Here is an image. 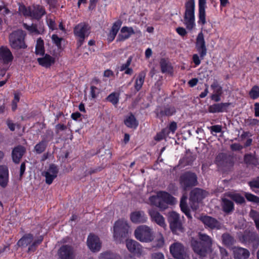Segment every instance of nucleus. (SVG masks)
<instances>
[{
    "label": "nucleus",
    "mask_w": 259,
    "mask_h": 259,
    "mask_svg": "<svg viewBox=\"0 0 259 259\" xmlns=\"http://www.w3.org/2000/svg\"><path fill=\"white\" fill-rule=\"evenodd\" d=\"M26 35L25 32L22 29L12 31L9 36V44L11 48L16 50L26 49L27 45L25 41Z\"/></svg>",
    "instance_id": "2"
},
{
    "label": "nucleus",
    "mask_w": 259,
    "mask_h": 259,
    "mask_svg": "<svg viewBox=\"0 0 259 259\" xmlns=\"http://www.w3.org/2000/svg\"><path fill=\"white\" fill-rule=\"evenodd\" d=\"M170 253L176 259H185L186 249L184 245L179 242H174L169 246Z\"/></svg>",
    "instance_id": "10"
},
{
    "label": "nucleus",
    "mask_w": 259,
    "mask_h": 259,
    "mask_svg": "<svg viewBox=\"0 0 259 259\" xmlns=\"http://www.w3.org/2000/svg\"><path fill=\"white\" fill-rule=\"evenodd\" d=\"M126 246L131 253L138 256L141 255L143 251L142 246L137 241L132 239H126Z\"/></svg>",
    "instance_id": "18"
},
{
    "label": "nucleus",
    "mask_w": 259,
    "mask_h": 259,
    "mask_svg": "<svg viewBox=\"0 0 259 259\" xmlns=\"http://www.w3.org/2000/svg\"><path fill=\"white\" fill-rule=\"evenodd\" d=\"M121 25V21L120 20H118L113 24V25L110 30L117 33L119 30L120 29Z\"/></svg>",
    "instance_id": "54"
},
{
    "label": "nucleus",
    "mask_w": 259,
    "mask_h": 259,
    "mask_svg": "<svg viewBox=\"0 0 259 259\" xmlns=\"http://www.w3.org/2000/svg\"><path fill=\"white\" fill-rule=\"evenodd\" d=\"M6 124L10 130L12 132H14L16 128V124L14 123L13 121L8 118L6 120Z\"/></svg>",
    "instance_id": "59"
},
{
    "label": "nucleus",
    "mask_w": 259,
    "mask_h": 259,
    "mask_svg": "<svg viewBox=\"0 0 259 259\" xmlns=\"http://www.w3.org/2000/svg\"><path fill=\"white\" fill-rule=\"evenodd\" d=\"M249 96L252 100H255L259 98V87L255 85L252 87L249 92Z\"/></svg>",
    "instance_id": "48"
},
{
    "label": "nucleus",
    "mask_w": 259,
    "mask_h": 259,
    "mask_svg": "<svg viewBox=\"0 0 259 259\" xmlns=\"http://www.w3.org/2000/svg\"><path fill=\"white\" fill-rule=\"evenodd\" d=\"M230 105V103H215L208 107V111L212 113L226 112Z\"/></svg>",
    "instance_id": "26"
},
{
    "label": "nucleus",
    "mask_w": 259,
    "mask_h": 259,
    "mask_svg": "<svg viewBox=\"0 0 259 259\" xmlns=\"http://www.w3.org/2000/svg\"><path fill=\"white\" fill-rule=\"evenodd\" d=\"M201 221L206 228H209L211 230H220L222 227V224L219 221L210 216H202Z\"/></svg>",
    "instance_id": "14"
},
{
    "label": "nucleus",
    "mask_w": 259,
    "mask_h": 259,
    "mask_svg": "<svg viewBox=\"0 0 259 259\" xmlns=\"http://www.w3.org/2000/svg\"><path fill=\"white\" fill-rule=\"evenodd\" d=\"M23 25L24 28L30 33H35L36 34L40 33L37 29V25L35 24L32 23L31 25H29L26 23H23Z\"/></svg>",
    "instance_id": "50"
},
{
    "label": "nucleus",
    "mask_w": 259,
    "mask_h": 259,
    "mask_svg": "<svg viewBox=\"0 0 259 259\" xmlns=\"http://www.w3.org/2000/svg\"><path fill=\"white\" fill-rule=\"evenodd\" d=\"M156 196L168 204H174L176 202V198L165 191H159Z\"/></svg>",
    "instance_id": "35"
},
{
    "label": "nucleus",
    "mask_w": 259,
    "mask_h": 259,
    "mask_svg": "<svg viewBox=\"0 0 259 259\" xmlns=\"http://www.w3.org/2000/svg\"><path fill=\"white\" fill-rule=\"evenodd\" d=\"M211 134H213V133H219L222 132V126L221 125L217 124L211 126L209 128Z\"/></svg>",
    "instance_id": "57"
},
{
    "label": "nucleus",
    "mask_w": 259,
    "mask_h": 259,
    "mask_svg": "<svg viewBox=\"0 0 259 259\" xmlns=\"http://www.w3.org/2000/svg\"><path fill=\"white\" fill-rule=\"evenodd\" d=\"M60 259H75L73 247L69 245H62L58 251Z\"/></svg>",
    "instance_id": "16"
},
{
    "label": "nucleus",
    "mask_w": 259,
    "mask_h": 259,
    "mask_svg": "<svg viewBox=\"0 0 259 259\" xmlns=\"http://www.w3.org/2000/svg\"><path fill=\"white\" fill-rule=\"evenodd\" d=\"M195 48L199 54L200 58L201 59H203L207 54V48L204 35L202 32L199 33L197 36L195 42Z\"/></svg>",
    "instance_id": "12"
},
{
    "label": "nucleus",
    "mask_w": 259,
    "mask_h": 259,
    "mask_svg": "<svg viewBox=\"0 0 259 259\" xmlns=\"http://www.w3.org/2000/svg\"><path fill=\"white\" fill-rule=\"evenodd\" d=\"M105 100L112 103L114 106L116 105L119 100V93L113 92L110 94L106 98Z\"/></svg>",
    "instance_id": "45"
},
{
    "label": "nucleus",
    "mask_w": 259,
    "mask_h": 259,
    "mask_svg": "<svg viewBox=\"0 0 259 259\" xmlns=\"http://www.w3.org/2000/svg\"><path fill=\"white\" fill-rule=\"evenodd\" d=\"M243 147L239 143H234L230 145V149L233 151H237L242 150Z\"/></svg>",
    "instance_id": "61"
},
{
    "label": "nucleus",
    "mask_w": 259,
    "mask_h": 259,
    "mask_svg": "<svg viewBox=\"0 0 259 259\" xmlns=\"http://www.w3.org/2000/svg\"><path fill=\"white\" fill-rule=\"evenodd\" d=\"M222 242L224 245L229 248L233 249V245L236 242V240L229 233H224L222 236Z\"/></svg>",
    "instance_id": "34"
},
{
    "label": "nucleus",
    "mask_w": 259,
    "mask_h": 259,
    "mask_svg": "<svg viewBox=\"0 0 259 259\" xmlns=\"http://www.w3.org/2000/svg\"><path fill=\"white\" fill-rule=\"evenodd\" d=\"M244 162L247 165H252L257 166L259 165V161L257 157L255 155V153H247L244 156Z\"/></svg>",
    "instance_id": "31"
},
{
    "label": "nucleus",
    "mask_w": 259,
    "mask_h": 259,
    "mask_svg": "<svg viewBox=\"0 0 259 259\" xmlns=\"http://www.w3.org/2000/svg\"><path fill=\"white\" fill-rule=\"evenodd\" d=\"M9 182V169L7 166L0 165V186L5 188Z\"/></svg>",
    "instance_id": "25"
},
{
    "label": "nucleus",
    "mask_w": 259,
    "mask_h": 259,
    "mask_svg": "<svg viewBox=\"0 0 259 259\" xmlns=\"http://www.w3.org/2000/svg\"><path fill=\"white\" fill-rule=\"evenodd\" d=\"M149 200L152 204L159 207L160 210H163L168 207V204L157 196H151Z\"/></svg>",
    "instance_id": "33"
},
{
    "label": "nucleus",
    "mask_w": 259,
    "mask_h": 259,
    "mask_svg": "<svg viewBox=\"0 0 259 259\" xmlns=\"http://www.w3.org/2000/svg\"><path fill=\"white\" fill-rule=\"evenodd\" d=\"M44 240V237L42 236H40L38 238L35 240L33 242H32L31 244L29 245L28 248L27 252H34L37 249V247L39 245H40Z\"/></svg>",
    "instance_id": "46"
},
{
    "label": "nucleus",
    "mask_w": 259,
    "mask_h": 259,
    "mask_svg": "<svg viewBox=\"0 0 259 259\" xmlns=\"http://www.w3.org/2000/svg\"><path fill=\"white\" fill-rule=\"evenodd\" d=\"M47 22L50 29L54 30L57 29L56 27V23L54 20L52 19H49L47 20Z\"/></svg>",
    "instance_id": "58"
},
{
    "label": "nucleus",
    "mask_w": 259,
    "mask_h": 259,
    "mask_svg": "<svg viewBox=\"0 0 259 259\" xmlns=\"http://www.w3.org/2000/svg\"><path fill=\"white\" fill-rule=\"evenodd\" d=\"M117 33L110 30L109 33L107 35V40L108 43H111L115 39Z\"/></svg>",
    "instance_id": "63"
},
{
    "label": "nucleus",
    "mask_w": 259,
    "mask_h": 259,
    "mask_svg": "<svg viewBox=\"0 0 259 259\" xmlns=\"http://www.w3.org/2000/svg\"><path fill=\"white\" fill-rule=\"evenodd\" d=\"M99 259H115L113 254L109 252H105L101 254Z\"/></svg>",
    "instance_id": "60"
},
{
    "label": "nucleus",
    "mask_w": 259,
    "mask_h": 259,
    "mask_svg": "<svg viewBox=\"0 0 259 259\" xmlns=\"http://www.w3.org/2000/svg\"><path fill=\"white\" fill-rule=\"evenodd\" d=\"M46 14L45 7L39 5H33L31 9V19L40 20Z\"/></svg>",
    "instance_id": "22"
},
{
    "label": "nucleus",
    "mask_w": 259,
    "mask_h": 259,
    "mask_svg": "<svg viewBox=\"0 0 259 259\" xmlns=\"http://www.w3.org/2000/svg\"><path fill=\"white\" fill-rule=\"evenodd\" d=\"M205 191L201 189L195 188L190 193L189 200L190 205L193 209L196 210L198 204L200 203L205 197Z\"/></svg>",
    "instance_id": "8"
},
{
    "label": "nucleus",
    "mask_w": 259,
    "mask_h": 259,
    "mask_svg": "<svg viewBox=\"0 0 259 259\" xmlns=\"http://www.w3.org/2000/svg\"><path fill=\"white\" fill-rule=\"evenodd\" d=\"M35 53L36 55L44 56L45 55L44 41L41 37L38 38L36 40Z\"/></svg>",
    "instance_id": "40"
},
{
    "label": "nucleus",
    "mask_w": 259,
    "mask_h": 259,
    "mask_svg": "<svg viewBox=\"0 0 259 259\" xmlns=\"http://www.w3.org/2000/svg\"><path fill=\"white\" fill-rule=\"evenodd\" d=\"M159 63L162 73L172 74L174 71L173 67L168 61L165 58H162Z\"/></svg>",
    "instance_id": "32"
},
{
    "label": "nucleus",
    "mask_w": 259,
    "mask_h": 259,
    "mask_svg": "<svg viewBox=\"0 0 259 259\" xmlns=\"http://www.w3.org/2000/svg\"><path fill=\"white\" fill-rule=\"evenodd\" d=\"M135 32L132 27L123 26L120 29L118 34L116 41L121 42L128 39L132 35L134 34Z\"/></svg>",
    "instance_id": "23"
},
{
    "label": "nucleus",
    "mask_w": 259,
    "mask_h": 259,
    "mask_svg": "<svg viewBox=\"0 0 259 259\" xmlns=\"http://www.w3.org/2000/svg\"><path fill=\"white\" fill-rule=\"evenodd\" d=\"M90 27L85 23H80L76 25L73 29V33L76 39L77 48L81 47L83 44L85 39L90 34Z\"/></svg>",
    "instance_id": "4"
},
{
    "label": "nucleus",
    "mask_w": 259,
    "mask_h": 259,
    "mask_svg": "<svg viewBox=\"0 0 259 259\" xmlns=\"http://www.w3.org/2000/svg\"><path fill=\"white\" fill-rule=\"evenodd\" d=\"M227 196L237 204H242L245 202L244 198L239 193H229L227 194Z\"/></svg>",
    "instance_id": "44"
},
{
    "label": "nucleus",
    "mask_w": 259,
    "mask_h": 259,
    "mask_svg": "<svg viewBox=\"0 0 259 259\" xmlns=\"http://www.w3.org/2000/svg\"><path fill=\"white\" fill-rule=\"evenodd\" d=\"M206 21L205 9H198V23L202 25H204Z\"/></svg>",
    "instance_id": "47"
},
{
    "label": "nucleus",
    "mask_w": 259,
    "mask_h": 259,
    "mask_svg": "<svg viewBox=\"0 0 259 259\" xmlns=\"http://www.w3.org/2000/svg\"><path fill=\"white\" fill-rule=\"evenodd\" d=\"M248 184L251 189L253 188L259 189V176L249 181Z\"/></svg>",
    "instance_id": "55"
},
{
    "label": "nucleus",
    "mask_w": 259,
    "mask_h": 259,
    "mask_svg": "<svg viewBox=\"0 0 259 259\" xmlns=\"http://www.w3.org/2000/svg\"><path fill=\"white\" fill-rule=\"evenodd\" d=\"M14 59L13 55L10 50L7 46L0 47V62L3 64H8Z\"/></svg>",
    "instance_id": "19"
},
{
    "label": "nucleus",
    "mask_w": 259,
    "mask_h": 259,
    "mask_svg": "<svg viewBox=\"0 0 259 259\" xmlns=\"http://www.w3.org/2000/svg\"><path fill=\"white\" fill-rule=\"evenodd\" d=\"M198 238H191V246L196 254L200 257H205L211 251L212 239L209 236L201 233H199Z\"/></svg>",
    "instance_id": "1"
},
{
    "label": "nucleus",
    "mask_w": 259,
    "mask_h": 259,
    "mask_svg": "<svg viewBox=\"0 0 259 259\" xmlns=\"http://www.w3.org/2000/svg\"><path fill=\"white\" fill-rule=\"evenodd\" d=\"M201 60H202L198 54H195L192 56V61L195 64V66L199 65L201 63Z\"/></svg>",
    "instance_id": "62"
},
{
    "label": "nucleus",
    "mask_w": 259,
    "mask_h": 259,
    "mask_svg": "<svg viewBox=\"0 0 259 259\" xmlns=\"http://www.w3.org/2000/svg\"><path fill=\"white\" fill-rule=\"evenodd\" d=\"M244 195L247 201L259 203V197L248 192H245Z\"/></svg>",
    "instance_id": "51"
},
{
    "label": "nucleus",
    "mask_w": 259,
    "mask_h": 259,
    "mask_svg": "<svg viewBox=\"0 0 259 259\" xmlns=\"http://www.w3.org/2000/svg\"><path fill=\"white\" fill-rule=\"evenodd\" d=\"M52 39L53 43L55 44L58 48L60 49L61 48V41L62 40L61 37H59L58 35L54 34L52 36Z\"/></svg>",
    "instance_id": "53"
},
{
    "label": "nucleus",
    "mask_w": 259,
    "mask_h": 259,
    "mask_svg": "<svg viewBox=\"0 0 259 259\" xmlns=\"http://www.w3.org/2000/svg\"><path fill=\"white\" fill-rule=\"evenodd\" d=\"M240 241L244 244L259 242V238L256 233L245 231L243 234L238 235Z\"/></svg>",
    "instance_id": "15"
},
{
    "label": "nucleus",
    "mask_w": 259,
    "mask_h": 259,
    "mask_svg": "<svg viewBox=\"0 0 259 259\" xmlns=\"http://www.w3.org/2000/svg\"><path fill=\"white\" fill-rule=\"evenodd\" d=\"M168 129L169 130L170 132H171L172 134L175 133L177 129V124L175 121H171L168 127Z\"/></svg>",
    "instance_id": "64"
},
{
    "label": "nucleus",
    "mask_w": 259,
    "mask_h": 259,
    "mask_svg": "<svg viewBox=\"0 0 259 259\" xmlns=\"http://www.w3.org/2000/svg\"><path fill=\"white\" fill-rule=\"evenodd\" d=\"M145 76L146 73L144 71H142L139 73L134 85L135 89L138 92L141 89L144 82Z\"/></svg>",
    "instance_id": "41"
},
{
    "label": "nucleus",
    "mask_w": 259,
    "mask_h": 259,
    "mask_svg": "<svg viewBox=\"0 0 259 259\" xmlns=\"http://www.w3.org/2000/svg\"><path fill=\"white\" fill-rule=\"evenodd\" d=\"M48 141L46 138H43L42 140L34 146V151L36 154H39L43 153L48 146Z\"/></svg>",
    "instance_id": "38"
},
{
    "label": "nucleus",
    "mask_w": 259,
    "mask_h": 259,
    "mask_svg": "<svg viewBox=\"0 0 259 259\" xmlns=\"http://www.w3.org/2000/svg\"><path fill=\"white\" fill-rule=\"evenodd\" d=\"M58 172L59 169L55 164H50L47 170L44 171L42 174V175L46 178V183L48 185H51L54 180L57 177Z\"/></svg>",
    "instance_id": "17"
},
{
    "label": "nucleus",
    "mask_w": 259,
    "mask_h": 259,
    "mask_svg": "<svg viewBox=\"0 0 259 259\" xmlns=\"http://www.w3.org/2000/svg\"><path fill=\"white\" fill-rule=\"evenodd\" d=\"M44 56L41 58H38L37 61L39 65L45 68H50L55 62V58L49 54H45Z\"/></svg>",
    "instance_id": "28"
},
{
    "label": "nucleus",
    "mask_w": 259,
    "mask_h": 259,
    "mask_svg": "<svg viewBox=\"0 0 259 259\" xmlns=\"http://www.w3.org/2000/svg\"><path fill=\"white\" fill-rule=\"evenodd\" d=\"M132 59H133V57L132 56H130V57H128V58L126 60V62L124 64H122L120 66V67L119 68V71H123L126 68H129L131 64Z\"/></svg>",
    "instance_id": "56"
},
{
    "label": "nucleus",
    "mask_w": 259,
    "mask_h": 259,
    "mask_svg": "<svg viewBox=\"0 0 259 259\" xmlns=\"http://www.w3.org/2000/svg\"><path fill=\"white\" fill-rule=\"evenodd\" d=\"M33 235L31 233L25 234L17 242L19 246L26 247L32 242L33 240Z\"/></svg>",
    "instance_id": "36"
},
{
    "label": "nucleus",
    "mask_w": 259,
    "mask_h": 259,
    "mask_svg": "<svg viewBox=\"0 0 259 259\" xmlns=\"http://www.w3.org/2000/svg\"><path fill=\"white\" fill-rule=\"evenodd\" d=\"M124 123L127 127L133 129L137 128L139 125L138 121L132 113L125 117Z\"/></svg>",
    "instance_id": "30"
},
{
    "label": "nucleus",
    "mask_w": 259,
    "mask_h": 259,
    "mask_svg": "<svg viewBox=\"0 0 259 259\" xmlns=\"http://www.w3.org/2000/svg\"><path fill=\"white\" fill-rule=\"evenodd\" d=\"M154 112L156 114V117L162 121L163 117L165 116L169 117L174 115L176 112V110L174 106L166 105L158 107Z\"/></svg>",
    "instance_id": "11"
},
{
    "label": "nucleus",
    "mask_w": 259,
    "mask_h": 259,
    "mask_svg": "<svg viewBox=\"0 0 259 259\" xmlns=\"http://www.w3.org/2000/svg\"><path fill=\"white\" fill-rule=\"evenodd\" d=\"M180 207L182 211L185 213L188 218H192L190 210L187 205L186 196H183L181 198Z\"/></svg>",
    "instance_id": "37"
},
{
    "label": "nucleus",
    "mask_w": 259,
    "mask_h": 259,
    "mask_svg": "<svg viewBox=\"0 0 259 259\" xmlns=\"http://www.w3.org/2000/svg\"><path fill=\"white\" fill-rule=\"evenodd\" d=\"M222 202H223V205H222L223 210L225 212H226L227 213H229L234 210V203L232 201H231L227 198H223L222 199Z\"/></svg>",
    "instance_id": "39"
},
{
    "label": "nucleus",
    "mask_w": 259,
    "mask_h": 259,
    "mask_svg": "<svg viewBox=\"0 0 259 259\" xmlns=\"http://www.w3.org/2000/svg\"><path fill=\"white\" fill-rule=\"evenodd\" d=\"M184 24L188 30H192L195 26V1L188 0L185 3Z\"/></svg>",
    "instance_id": "3"
},
{
    "label": "nucleus",
    "mask_w": 259,
    "mask_h": 259,
    "mask_svg": "<svg viewBox=\"0 0 259 259\" xmlns=\"http://www.w3.org/2000/svg\"><path fill=\"white\" fill-rule=\"evenodd\" d=\"M89 248L93 252L99 251L101 247V243L99 238L94 234H90L87 239Z\"/></svg>",
    "instance_id": "20"
},
{
    "label": "nucleus",
    "mask_w": 259,
    "mask_h": 259,
    "mask_svg": "<svg viewBox=\"0 0 259 259\" xmlns=\"http://www.w3.org/2000/svg\"><path fill=\"white\" fill-rule=\"evenodd\" d=\"M179 182L183 189L186 191L197 185V177L195 173L186 171L180 176Z\"/></svg>",
    "instance_id": "7"
},
{
    "label": "nucleus",
    "mask_w": 259,
    "mask_h": 259,
    "mask_svg": "<svg viewBox=\"0 0 259 259\" xmlns=\"http://www.w3.org/2000/svg\"><path fill=\"white\" fill-rule=\"evenodd\" d=\"M31 7H26L23 4H19L18 10L20 14L26 18H31Z\"/></svg>",
    "instance_id": "43"
},
{
    "label": "nucleus",
    "mask_w": 259,
    "mask_h": 259,
    "mask_svg": "<svg viewBox=\"0 0 259 259\" xmlns=\"http://www.w3.org/2000/svg\"><path fill=\"white\" fill-rule=\"evenodd\" d=\"M100 93V89L95 85H91L90 87V95L92 99H96Z\"/></svg>",
    "instance_id": "52"
},
{
    "label": "nucleus",
    "mask_w": 259,
    "mask_h": 259,
    "mask_svg": "<svg viewBox=\"0 0 259 259\" xmlns=\"http://www.w3.org/2000/svg\"><path fill=\"white\" fill-rule=\"evenodd\" d=\"M216 163L223 167H231L234 165V158L225 153L219 154L215 158Z\"/></svg>",
    "instance_id": "13"
},
{
    "label": "nucleus",
    "mask_w": 259,
    "mask_h": 259,
    "mask_svg": "<svg viewBox=\"0 0 259 259\" xmlns=\"http://www.w3.org/2000/svg\"><path fill=\"white\" fill-rule=\"evenodd\" d=\"M130 219L135 224L144 223L147 221V217L143 211H135L131 213Z\"/></svg>",
    "instance_id": "24"
},
{
    "label": "nucleus",
    "mask_w": 259,
    "mask_h": 259,
    "mask_svg": "<svg viewBox=\"0 0 259 259\" xmlns=\"http://www.w3.org/2000/svg\"><path fill=\"white\" fill-rule=\"evenodd\" d=\"M134 234L136 238L142 242H150L154 239L152 229L146 225H141L137 227Z\"/></svg>",
    "instance_id": "6"
},
{
    "label": "nucleus",
    "mask_w": 259,
    "mask_h": 259,
    "mask_svg": "<svg viewBox=\"0 0 259 259\" xmlns=\"http://www.w3.org/2000/svg\"><path fill=\"white\" fill-rule=\"evenodd\" d=\"M149 214L152 221L155 222L162 227H164L166 226L163 217L156 210L154 209H150L149 211Z\"/></svg>",
    "instance_id": "27"
},
{
    "label": "nucleus",
    "mask_w": 259,
    "mask_h": 259,
    "mask_svg": "<svg viewBox=\"0 0 259 259\" xmlns=\"http://www.w3.org/2000/svg\"><path fill=\"white\" fill-rule=\"evenodd\" d=\"M167 220L173 233H176L178 231L183 232V228L178 213L175 211L169 212Z\"/></svg>",
    "instance_id": "9"
},
{
    "label": "nucleus",
    "mask_w": 259,
    "mask_h": 259,
    "mask_svg": "<svg viewBox=\"0 0 259 259\" xmlns=\"http://www.w3.org/2000/svg\"><path fill=\"white\" fill-rule=\"evenodd\" d=\"M26 148L22 145H18L15 146L12 151V159L13 161L18 164L24 154L26 153Z\"/></svg>",
    "instance_id": "21"
},
{
    "label": "nucleus",
    "mask_w": 259,
    "mask_h": 259,
    "mask_svg": "<svg viewBox=\"0 0 259 259\" xmlns=\"http://www.w3.org/2000/svg\"><path fill=\"white\" fill-rule=\"evenodd\" d=\"M210 87L213 90V94L222 95V87L219 84L217 80L213 81V82L211 84Z\"/></svg>",
    "instance_id": "49"
},
{
    "label": "nucleus",
    "mask_w": 259,
    "mask_h": 259,
    "mask_svg": "<svg viewBox=\"0 0 259 259\" xmlns=\"http://www.w3.org/2000/svg\"><path fill=\"white\" fill-rule=\"evenodd\" d=\"M195 159V155L192 153H189L185 155L182 159H181L180 162L183 164L184 166L191 165Z\"/></svg>",
    "instance_id": "42"
},
{
    "label": "nucleus",
    "mask_w": 259,
    "mask_h": 259,
    "mask_svg": "<svg viewBox=\"0 0 259 259\" xmlns=\"http://www.w3.org/2000/svg\"><path fill=\"white\" fill-rule=\"evenodd\" d=\"M129 226L123 220H118L114 226V237L121 242L123 239H126L128 234Z\"/></svg>",
    "instance_id": "5"
},
{
    "label": "nucleus",
    "mask_w": 259,
    "mask_h": 259,
    "mask_svg": "<svg viewBox=\"0 0 259 259\" xmlns=\"http://www.w3.org/2000/svg\"><path fill=\"white\" fill-rule=\"evenodd\" d=\"M233 254L235 259H247L250 255L249 250L241 247L233 248Z\"/></svg>",
    "instance_id": "29"
}]
</instances>
